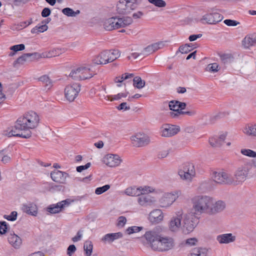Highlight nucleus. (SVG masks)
<instances>
[{
    "label": "nucleus",
    "instance_id": "obj_30",
    "mask_svg": "<svg viewBox=\"0 0 256 256\" xmlns=\"http://www.w3.org/2000/svg\"><path fill=\"white\" fill-rule=\"evenodd\" d=\"M82 74L83 76L82 77V80L89 79L93 77L96 72L92 71L88 67L84 66H80Z\"/></svg>",
    "mask_w": 256,
    "mask_h": 256
},
{
    "label": "nucleus",
    "instance_id": "obj_62",
    "mask_svg": "<svg viewBox=\"0 0 256 256\" xmlns=\"http://www.w3.org/2000/svg\"><path fill=\"white\" fill-rule=\"evenodd\" d=\"M76 250V248L74 244L70 245L67 249V254L70 256Z\"/></svg>",
    "mask_w": 256,
    "mask_h": 256
},
{
    "label": "nucleus",
    "instance_id": "obj_7",
    "mask_svg": "<svg viewBox=\"0 0 256 256\" xmlns=\"http://www.w3.org/2000/svg\"><path fill=\"white\" fill-rule=\"evenodd\" d=\"M178 174L183 180L191 181L196 175L194 165L190 162L184 164L179 169Z\"/></svg>",
    "mask_w": 256,
    "mask_h": 256
},
{
    "label": "nucleus",
    "instance_id": "obj_14",
    "mask_svg": "<svg viewBox=\"0 0 256 256\" xmlns=\"http://www.w3.org/2000/svg\"><path fill=\"white\" fill-rule=\"evenodd\" d=\"M224 18V16L218 12H213L206 14H204L200 20L205 21L206 22L209 24H215L221 22Z\"/></svg>",
    "mask_w": 256,
    "mask_h": 256
},
{
    "label": "nucleus",
    "instance_id": "obj_23",
    "mask_svg": "<svg viewBox=\"0 0 256 256\" xmlns=\"http://www.w3.org/2000/svg\"><path fill=\"white\" fill-rule=\"evenodd\" d=\"M163 218L162 211L158 209L152 210L149 214V220L152 222L158 223L162 220Z\"/></svg>",
    "mask_w": 256,
    "mask_h": 256
},
{
    "label": "nucleus",
    "instance_id": "obj_40",
    "mask_svg": "<svg viewBox=\"0 0 256 256\" xmlns=\"http://www.w3.org/2000/svg\"><path fill=\"white\" fill-rule=\"evenodd\" d=\"M25 46L24 44H20L14 45L10 48V50L12 52L9 54V56H12L15 54V53L18 51L22 50H24Z\"/></svg>",
    "mask_w": 256,
    "mask_h": 256
},
{
    "label": "nucleus",
    "instance_id": "obj_17",
    "mask_svg": "<svg viewBox=\"0 0 256 256\" xmlns=\"http://www.w3.org/2000/svg\"><path fill=\"white\" fill-rule=\"evenodd\" d=\"M137 202L141 206L146 208L154 205L156 200L150 195L140 194L138 196Z\"/></svg>",
    "mask_w": 256,
    "mask_h": 256
},
{
    "label": "nucleus",
    "instance_id": "obj_60",
    "mask_svg": "<svg viewBox=\"0 0 256 256\" xmlns=\"http://www.w3.org/2000/svg\"><path fill=\"white\" fill-rule=\"evenodd\" d=\"M152 52H154V50L150 45L144 48L142 51L143 55H148Z\"/></svg>",
    "mask_w": 256,
    "mask_h": 256
},
{
    "label": "nucleus",
    "instance_id": "obj_64",
    "mask_svg": "<svg viewBox=\"0 0 256 256\" xmlns=\"http://www.w3.org/2000/svg\"><path fill=\"white\" fill-rule=\"evenodd\" d=\"M197 242L198 240L196 238H190L186 240V244L192 246L195 245Z\"/></svg>",
    "mask_w": 256,
    "mask_h": 256
},
{
    "label": "nucleus",
    "instance_id": "obj_35",
    "mask_svg": "<svg viewBox=\"0 0 256 256\" xmlns=\"http://www.w3.org/2000/svg\"><path fill=\"white\" fill-rule=\"evenodd\" d=\"M138 190V188L130 187L125 190L124 193L128 196H138L140 194V191Z\"/></svg>",
    "mask_w": 256,
    "mask_h": 256
},
{
    "label": "nucleus",
    "instance_id": "obj_53",
    "mask_svg": "<svg viewBox=\"0 0 256 256\" xmlns=\"http://www.w3.org/2000/svg\"><path fill=\"white\" fill-rule=\"evenodd\" d=\"M178 100H172L169 102L170 109L172 111L179 110L178 108Z\"/></svg>",
    "mask_w": 256,
    "mask_h": 256
},
{
    "label": "nucleus",
    "instance_id": "obj_28",
    "mask_svg": "<svg viewBox=\"0 0 256 256\" xmlns=\"http://www.w3.org/2000/svg\"><path fill=\"white\" fill-rule=\"evenodd\" d=\"M8 239L10 244L15 248H19L22 244V239L14 233L10 234L8 236Z\"/></svg>",
    "mask_w": 256,
    "mask_h": 256
},
{
    "label": "nucleus",
    "instance_id": "obj_31",
    "mask_svg": "<svg viewBox=\"0 0 256 256\" xmlns=\"http://www.w3.org/2000/svg\"><path fill=\"white\" fill-rule=\"evenodd\" d=\"M52 180L59 184H62L64 182L63 172L58 170H54L50 174Z\"/></svg>",
    "mask_w": 256,
    "mask_h": 256
},
{
    "label": "nucleus",
    "instance_id": "obj_15",
    "mask_svg": "<svg viewBox=\"0 0 256 256\" xmlns=\"http://www.w3.org/2000/svg\"><path fill=\"white\" fill-rule=\"evenodd\" d=\"M120 157L118 154H108L103 158V162L110 167H116L118 166L122 162Z\"/></svg>",
    "mask_w": 256,
    "mask_h": 256
},
{
    "label": "nucleus",
    "instance_id": "obj_1",
    "mask_svg": "<svg viewBox=\"0 0 256 256\" xmlns=\"http://www.w3.org/2000/svg\"><path fill=\"white\" fill-rule=\"evenodd\" d=\"M194 214L200 216L204 214L214 216L222 212L226 207L224 202L216 201L212 198L206 195H196L192 198Z\"/></svg>",
    "mask_w": 256,
    "mask_h": 256
},
{
    "label": "nucleus",
    "instance_id": "obj_16",
    "mask_svg": "<svg viewBox=\"0 0 256 256\" xmlns=\"http://www.w3.org/2000/svg\"><path fill=\"white\" fill-rule=\"evenodd\" d=\"M180 130V128L174 125L166 124L160 128V134L162 136L170 137L176 134Z\"/></svg>",
    "mask_w": 256,
    "mask_h": 256
},
{
    "label": "nucleus",
    "instance_id": "obj_44",
    "mask_svg": "<svg viewBox=\"0 0 256 256\" xmlns=\"http://www.w3.org/2000/svg\"><path fill=\"white\" fill-rule=\"evenodd\" d=\"M192 44H186L180 46L179 48V51L182 54H187L194 48Z\"/></svg>",
    "mask_w": 256,
    "mask_h": 256
},
{
    "label": "nucleus",
    "instance_id": "obj_61",
    "mask_svg": "<svg viewBox=\"0 0 256 256\" xmlns=\"http://www.w3.org/2000/svg\"><path fill=\"white\" fill-rule=\"evenodd\" d=\"M150 46L151 47H152V48L154 50V52L158 50L160 48L163 46V44L162 42H159L158 43L152 44Z\"/></svg>",
    "mask_w": 256,
    "mask_h": 256
},
{
    "label": "nucleus",
    "instance_id": "obj_52",
    "mask_svg": "<svg viewBox=\"0 0 256 256\" xmlns=\"http://www.w3.org/2000/svg\"><path fill=\"white\" fill-rule=\"evenodd\" d=\"M148 1L158 8H164L166 6V2L163 0H148Z\"/></svg>",
    "mask_w": 256,
    "mask_h": 256
},
{
    "label": "nucleus",
    "instance_id": "obj_24",
    "mask_svg": "<svg viewBox=\"0 0 256 256\" xmlns=\"http://www.w3.org/2000/svg\"><path fill=\"white\" fill-rule=\"evenodd\" d=\"M64 207V200H62L56 204H50L46 208V210L50 214H55L60 212Z\"/></svg>",
    "mask_w": 256,
    "mask_h": 256
},
{
    "label": "nucleus",
    "instance_id": "obj_51",
    "mask_svg": "<svg viewBox=\"0 0 256 256\" xmlns=\"http://www.w3.org/2000/svg\"><path fill=\"white\" fill-rule=\"evenodd\" d=\"M143 229L142 226H132L128 227L126 230V232L128 234H132L133 233L138 232H140Z\"/></svg>",
    "mask_w": 256,
    "mask_h": 256
},
{
    "label": "nucleus",
    "instance_id": "obj_34",
    "mask_svg": "<svg viewBox=\"0 0 256 256\" xmlns=\"http://www.w3.org/2000/svg\"><path fill=\"white\" fill-rule=\"evenodd\" d=\"M62 53V50L61 49L59 48H55L54 49L48 52H45L42 54V56L43 58H52L53 56H56L60 55Z\"/></svg>",
    "mask_w": 256,
    "mask_h": 256
},
{
    "label": "nucleus",
    "instance_id": "obj_20",
    "mask_svg": "<svg viewBox=\"0 0 256 256\" xmlns=\"http://www.w3.org/2000/svg\"><path fill=\"white\" fill-rule=\"evenodd\" d=\"M227 132H223L218 136H215L210 138L209 142L212 147H220L226 138Z\"/></svg>",
    "mask_w": 256,
    "mask_h": 256
},
{
    "label": "nucleus",
    "instance_id": "obj_33",
    "mask_svg": "<svg viewBox=\"0 0 256 256\" xmlns=\"http://www.w3.org/2000/svg\"><path fill=\"white\" fill-rule=\"evenodd\" d=\"M122 236V234L120 232L111 233L106 234L102 238L104 242H112L115 240Z\"/></svg>",
    "mask_w": 256,
    "mask_h": 256
},
{
    "label": "nucleus",
    "instance_id": "obj_13",
    "mask_svg": "<svg viewBox=\"0 0 256 256\" xmlns=\"http://www.w3.org/2000/svg\"><path fill=\"white\" fill-rule=\"evenodd\" d=\"M183 211L180 210L176 212V216H173L171 218L168 224V228L170 231L176 232L180 228H182V220L183 218Z\"/></svg>",
    "mask_w": 256,
    "mask_h": 256
},
{
    "label": "nucleus",
    "instance_id": "obj_10",
    "mask_svg": "<svg viewBox=\"0 0 256 256\" xmlns=\"http://www.w3.org/2000/svg\"><path fill=\"white\" fill-rule=\"evenodd\" d=\"M182 230L184 234H188L192 232L197 226L194 219L190 214H184Z\"/></svg>",
    "mask_w": 256,
    "mask_h": 256
},
{
    "label": "nucleus",
    "instance_id": "obj_57",
    "mask_svg": "<svg viewBox=\"0 0 256 256\" xmlns=\"http://www.w3.org/2000/svg\"><path fill=\"white\" fill-rule=\"evenodd\" d=\"M7 225L6 222H0V234H2L6 232Z\"/></svg>",
    "mask_w": 256,
    "mask_h": 256
},
{
    "label": "nucleus",
    "instance_id": "obj_12",
    "mask_svg": "<svg viewBox=\"0 0 256 256\" xmlns=\"http://www.w3.org/2000/svg\"><path fill=\"white\" fill-rule=\"evenodd\" d=\"M130 140L134 146L139 148L147 146L150 142V137L144 133H137L130 137Z\"/></svg>",
    "mask_w": 256,
    "mask_h": 256
},
{
    "label": "nucleus",
    "instance_id": "obj_32",
    "mask_svg": "<svg viewBox=\"0 0 256 256\" xmlns=\"http://www.w3.org/2000/svg\"><path fill=\"white\" fill-rule=\"evenodd\" d=\"M32 55V54H24L14 62L13 66L14 68H18L19 66L24 64Z\"/></svg>",
    "mask_w": 256,
    "mask_h": 256
},
{
    "label": "nucleus",
    "instance_id": "obj_3",
    "mask_svg": "<svg viewBox=\"0 0 256 256\" xmlns=\"http://www.w3.org/2000/svg\"><path fill=\"white\" fill-rule=\"evenodd\" d=\"M18 120V126H22L26 132H31V129L37 127L40 122V118L36 112L30 111L25 114L23 116L19 118Z\"/></svg>",
    "mask_w": 256,
    "mask_h": 256
},
{
    "label": "nucleus",
    "instance_id": "obj_27",
    "mask_svg": "<svg viewBox=\"0 0 256 256\" xmlns=\"http://www.w3.org/2000/svg\"><path fill=\"white\" fill-rule=\"evenodd\" d=\"M242 132L247 136L256 138V122L246 125Z\"/></svg>",
    "mask_w": 256,
    "mask_h": 256
},
{
    "label": "nucleus",
    "instance_id": "obj_5",
    "mask_svg": "<svg viewBox=\"0 0 256 256\" xmlns=\"http://www.w3.org/2000/svg\"><path fill=\"white\" fill-rule=\"evenodd\" d=\"M18 120L15 123L14 127L8 128L4 132V134L8 137L17 136L24 138H29L32 136L31 132H26L23 130L22 126H18Z\"/></svg>",
    "mask_w": 256,
    "mask_h": 256
},
{
    "label": "nucleus",
    "instance_id": "obj_4",
    "mask_svg": "<svg viewBox=\"0 0 256 256\" xmlns=\"http://www.w3.org/2000/svg\"><path fill=\"white\" fill-rule=\"evenodd\" d=\"M132 18L129 16L121 18L112 17L104 21V26L106 30H112L128 26L132 24Z\"/></svg>",
    "mask_w": 256,
    "mask_h": 256
},
{
    "label": "nucleus",
    "instance_id": "obj_26",
    "mask_svg": "<svg viewBox=\"0 0 256 256\" xmlns=\"http://www.w3.org/2000/svg\"><path fill=\"white\" fill-rule=\"evenodd\" d=\"M211 250L206 248L196 247L192 249L191 254L194 256H203L210 254Z\"/></svg>",
    "mask_w": 256,
    "mask_h": 256
},
{
    "label": "nucleus",
    "instance_id": "obj_47",
    "mask_svg": "<svg viewBox=\"0 0 256 256\" xmlns=\"http://www.w3.org/2000/svg\"><path fill=\"white\" fill-rule=\"evenodd\" d=\"M138 188L139 189L138 190L140 191V194H146L154 192V189L149 186H140Z\"/></svg>",
    "mask_w": 256,
    "mask_h": 256
},
{
    "label": "nucleus",
    "instance_id": "obj_38",
    "mask_svg": "<svg viewBox=\"0 0 256 256\" xmlns=\"http://www.w3.org/2000/svg\"><path fill=\"white\" fill-rule=\"evenodd\" d=\"M110 62L120 56V53L118 50H108Z\"/></svg>",
    "mask_w": 256,
    "mask_h": 256
},
{
    "label": "nucleus",
    "instance_id": "obj_2",
    "mask_svg": "<svg viewBox=\"0 0 256 256\" xmlns=\"http://www.w3.org/2000/svg\"><path fill=\"white\" fill-rule=\"evenodd\" d=\"M152 250L164 252L172 250L174 246L173 238L160 234L156 230L147 231L144 235Z\"/></svg>",
    "mask_w": 256,
    "mask_h": 256
},
{
    "label": "nucleus",
    "instance_id": "obj_36",
    "mask_svg": "<svg viewBox=\"0 0 256 256\" xmlns=\"http://www.w3.org/2000/svg\"><path fill=\"white\" fill-rule=\"evenodd\" d=\"M2 158L1 162L6 164L10 162L12 160V156L10 154H7L4 150H0V158Z\"/></svg>",
    "mask_w": 256,
    "mask_h": 256
},
{
    "label": "nucleus",
    "instance_id": "obj_45",
    "mask_svg": "<svg viewBox=\"0 0 256 256\" xmlns=\"http://www.w3.org/2000/svg\"><path fill=\"white\" fill-rule=\"evenodd\" d=\"M39 80L45 84L46 86L50 88L52 86V82L50 78L46 75H44L41 76L39 78Z\"/></svg>",
    "mask_w": 256,
    "mask_h": 256
},
{
    "label": "nucleus",
    "instance_id": "obj_22",
    "mask_svg": "<svg viewBox=\"0 0 256 256\" xmlns=\"http://www.w3.org/2000/svg\"><path fill=\"white\" fill-rule=\"evenodd\" d=\"M236 237L231 233L220 234L216 236V240L220 244H227L233 242L236 240Z\"/></svg>",
    "mask_w": 256,
    "mask_h": 256
},
{
    "label": "nucleus",
    "instance_id": "obj_18",
    "mask_svg": "<svg viewBox=\"0 0 256 256\" xmlns=\"http://www.w3.org/2000/svg\"><path fill=\"white\" fill-rule=\"evenodd\" d=\"M69 70L66 68V72L65 76H66L67 78H72V80H82L80 66L76 68H73L69 72H68Z\"/></svg>",
    "mask_w": 256,
    "mask_h": 256
},
{
    "label": "nucleus",
    "instance_id": "obj_55",
    "mask_svg": "<svg viewBox=\"0 0 256 256\" xmlns=\"http://www.w3.org/2000/svg\"><path fill=\"white\" fill-rule=\"evenodd\" d=\"M17 217V212L15 211H13L11 212V214L8 216L5 215L4 218L6 220L10 221H14L16 219Z\"/></svg>",
    "mask_w": 256,
    "mask_h": 256
},
{
    "label": "nucleus",
    "instance_id": "obj_46",
    "mask_svg": "<svg viewBox=\"0 0 256 256\" xmlns=\"http://www.w3.org/2000/svg\"><path fill=\"white\" fill-rule=\"evenodd\" d=\"M93 246L91 242H86L84 244V248L87 256H90L92 251Z\"/></svg>",
    "mask_w": 256,
    "mask_h": 256
},
{
    "label": "nucleus",
    "instance_id": "obj_9",
    "mask_svg": "<svg viewBox=\"0 0 256 256\" xmlns=\"http://www.w3.org/2000/svg\"><path fill=\"white\" fill-rule=\"evenodd\" d=\"M180 194L179 190L164 194L159 200L160 206L161 208L170 207L178 198Z\"/></svg>",
    "mask_w": 256,
    "mask_h": 256
},
{
    "label": "nucleus",
    "instance_id": "obj_29",
    "mask_svg": "<svg viewBox=\"0 0 256 256\" xmlns=\"http://www.w3.org/2000/svg\"><path fill=\"white\" fill-rule=\"evenodd\" d=\"M242 42V45L246 48L254 46L256 44V34H253L247 36L244 38Z\"/></svg>",
    "mask_w": 256,
    "mask_h": 256
},
{
    "label": "nucleus",
    "instance_id": "obj_50",
    "mask_svg": "<svg viewBox=\"0 0 256 256\" xmlns=\"http://www.w3.org/2000/svg\"><path fill=\"white\" fill-rule=\"evenodd\" d=\"M110 188V185L106 184L102 187L97 188L95 190V194L97 195L101 194Z\"/></svg>",
    "mask_w": 256,
    "mask_h": 256
},
{
    "label": "nucleus",
    "instance_id": "obj_48",
    "mask_svg": "<svg viewBox=\"0 0 256 256\" xmlns=\"http://www.w3.org/2000/svg\"><path fill=\"white\" fill-rule=\"evenodd\" d=\"M80 14V11L79 10H76V11H74L72 9L66 8H65V15L71 17H75L77 15Z\"/></svg>",
    "mask_w": 256,
    "mask_h": 256
},
{
    "label": "nucleus",
    "instance_id": "obj_56",
    "mask_svg": "<svg viewBox=\"0 0 256 256\" xmlns=\"http://www.w3.org/2000/svg\"><path fill=\"white\" fill-rule=\"evenodd\" d=\"M126 222V218L124 216H120L118 218L117 226L119 227H123Z\"/></svg>",
    "mask_w": 256,
    "mask_h": 256
},
{
    "label": "nucleus",
    "instance_id": "obj_59",
    "mask_svg": "<svg viewBox=\"0 0 256 256\" xmlns=\"http://www.w3.org/2000/svg\"><path fill=\"white\" fill-rule=\"evenodd\" d=\"M170 151V149L166 150H162L159 152L158 157L159 158H163L168 156Z\"/></svg>",
    "mask_w": 256,
    "mask_h": 256
},
{
    "label": "nucleus",
    "instance_id": "obj_25",
    "mask_svg": "<svg viewBox=\"0 0 256 256\" xmlns=\"http://www.w3.org/2000/svg\"><path fill=\"white\" fill-rule=\"evenodd\" d=\"M127 6L126 0H120L116 6L117 12L122 14H129L131 12L130 8Z\"/></svg>",
    "mask_w": 256,
    "mask_h": 256
},
{
    "label": "nucleus",
    "instance_id": "obj_49",
    "mask_svg": "<svg viewBox=\"0 0 256 256\" xmlns=\"http://www.w3.org/2000/svg\"><path fill=\"white\" fill-rule=\"evenodd\" d=\"M219 70L220 67L217 63L210 64L206 67V70L210 72H216Z\"/></svg>",
    "mask_w": 256,
    "mask_h": 256
},
{
    "label": "nucleus",
    "instance_id": "obj_39",
    "mask_svg": "<svg viewBox=\"0 0 256 256\" xmlns=\"http://www.w3.org/2000/svg\"><path fill=\"white\" fill-rule=\"evenodd\" d=\"M133 84L136 88L140 89L144 86L145 82L140 77L136 76L133 79Z\"/></svg>",
    "mask_w": 256,
    "mask_h": 256
},
{
    "label": "nucleus",
    "instance_id": "obj_6",
    "mask_svg": "<svg viewBox=\"0 0 256 256\" xmlns=\"http://www.w3.org/2000/svg\"><path fill=\"white\" fill-rule=\"evenodd\" d=\"M212 178L214 182L219 184H233L232 176L226 171L213 172Z\"/></svg>",
    "mask_w": 256,
    "mask_h": 256
},
{
    "label": "nucleus",
    "instance_id": "obj_37",
    "mask_svg": "<svg viewBox=\"0 0 256 256\" xmlns=\"http://www.w3.org/2000/svg\"><path fill=\"white\" fill-rule=\"evenodd\" d=\"M127 95V93H119L113 96L104 95L103 96L104 99H105L106 100L113 101L114 100H118L122 98H126V97Z\"/></svg>",
    "mask_w": 256,
    "mask_h": 256
},
{
    "label": "nucleus",
    "instance_id": "obj_19",
    "mask_svg": "<svg viewBox=\"0 0 256 256\" xmlns=\"http://www.w3.org/2000/svg\"><path fill=\"white\" fill-rule=\"evenodd\" d=\"M94 64H106L110 62L108 50L101 52L92 60Z\"/></svg>",
    "mask_w": 256,
    "mask_h": 256
},
{
    "label": "nucleus",
    "instance_id": "obj_21",
    "mask_svg": "<svg viewBox=\"0 0 256 256\" xmlns=\"http://www.w3.org/2000/svg\"><path fill=\"white\" fill-rule=\"evenodd\" d=\"M22 210L30 215L36 216L38 214V208L36 204L29 202L22 205Z\"/></svg>",
    "mask_w": 256,
    "mask_h": 256
},
{
    "label": "nucleus",
    "instance_id": "obj_43",
    "mask_svg": "<svg viewBox=\"0 0 256 256\" xmlns=\"http://www.w3.org/2000/svg\"><path fill=\"white\" fill-rule=\"evenodd\" d=\"M127 2V6L130 8V10H135L140 4L142 0H126Z\"/></svg>",
    "mask_w": 256,
    "mask_h": 256
},
{
    "label": "nucleus",
    "instance_id": "obj_54",
    "mask_svg": "<svg viewBox=\"0 0 256 256\" xmlns=\"http://www.w3.org/2000/svg\"><path fill=\"white\" fill-rule=\"evenodd\" d=\"M224 22L225 24L229 26H234L240 24L238 22L230 19L225 20Z\"/></svg>",
    "mask_w": 256,
    "mask_h": 256
},
{
    "label": "nucleus",
    "instance_id": "obj_63",
    "mask_svg": "<svg viewBox=\"0 0 256 256\" xmlns=\"http://www.w3.org/2000/svg\"><path fill=\"white\" fill-rule=\"evenodd\" d=\"M50 10L48 8H44L42 12V16L44 18H46L49 16L50 14Z\"/></svg>",
    "mask_w": 256,
    "mask_h": 256
},
{
    "label": "nucleus",
    "instance_id": "obj_58",
    "mask_svg": "<svg viewBox=\"0 0 256 256\" xmlns=\"http://www.w3.org/2000/svg\"><path fill=\"white\" fill-rule=\"evenodd\" d=\"M90 166L91 164L90 162H88L84 166H77L76 170L78 172H81L82 170L88 168Z\"/></svg>",
    "mask_w": 256,
    "mask_h": 256
},
{
    "label": "nucleus",
    "instance_id": "obj_42",
    "mask_svg": "<svg viewBox=\"0 0 256 256\" xmlns=\"http://www.w3.org/2000/svg\"><path fill=\"white\" fill-rule=\"evenodd\" d=\"M240 153L245 156L256 158V152L248 148H242L240 150Z\"/></svg>",
    "mask_w": 256,
    "mask_h": 256
},
{
    "label": "nucleus",
    "instance_id": "obj_41",
    "mask_svg": "<svg viewBox=\"0 0 256 256\" xmlns=\"http://www.w3.org/2000/svg\"><path fill=\"white\" fill-rule=\"evenodd\" d=\"M134 76L132 74L126 73L122 74L120 76H117L114 78V82L116 83H122L124 80H126L128 78H132Z\"/></svg>",
    "mask_w": 256,
    "mask_h": 256
},
{
    "label": "nucleus",
    "instance_id": "obj_11",
    "mask_svg": "<svg viewBox=\"0 0 256 256\" xmlns=\"http://www.w3.org/2000/svg\"><path fill=\"white\" fill-rule=\"evenodd\" d=\"M81 90V85L78 82H74L66 86L65 88V97L66 100L72 102L78 95Z\"/></svg>",
    "mask_w": 256,
    "mask_h": 256
},
{
    "label": "nucleus",
    "instance_id": "obj_8",
    "mask_svg": "<svg viewBox=\"0 0 256 256\" xmlns=\"http://www.w3.org/2000/svg\"><path fill=\"white\" fill-rule=\"evenodd\" d=\"M250 168L246 165L238 167L232 176L234 185H238L245 181L248 176Z\"/></svg>",
    "mask_w": 256,
    "mask_h": 256
}]
</instances>
